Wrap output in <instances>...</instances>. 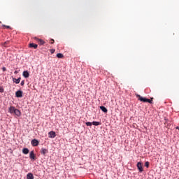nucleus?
<instances>
[{
	"label": "nucleus",
	"instance_id": "nucleus-1",
	"mask_svg": "<svg viewBox=\"0 0 179 179\" xmlns=\"http://www.w3.org/2000/svg\"><path fill=\"white\" fill-rule=\"evenodd\" d=\"M34 40L38 41V43L40 45H44V44H45V41H44L43 39H40L37 37H34Z\"/></svg>",
	"mask_w": 179,
	"mask_h": 179
},
{
	"label": "nucleus",
	"instance_id": "nucleus-2",
	"mask_svg": "<svg viewBox=\"0 0 179 179\" xmlns=\"http://www.w3.org/2000/svg\"><path fill=\"white\" fill-rule=\"evenodd\" d=\"M137 169L140 173H142L143 171V167L142 166V162H138L137 163Z\"/></svg>",
	"mask_w": 179,
	"mask_h": 179
},
{
	"label": "nucleus",
	"instance_id": "nucleus-3",
	"mask_svg": "<svg viewBox=\"0 0 179 179\" xmlns=\"http://www.w3.org/2000/svg\"><path fill=\"white\" fill-rule=\"evenodd\" d=\"M15 96L17 98H22L23 97V91L22 90H18L15 92Z\"/></svg>",
	"mask_w": 179,
	"mask_h": 179
},
{
	"label": "nucleus",
	"instance_id": "nucleus-4",
	"mask_svg": "<svg viewBox=\"0 0 179 179\" xmlns=\"http://www.w3.org/2000/svg\"><path fill=\"white\" fill-rule=\"evenodd\" d=\"M38 143H39V142L36 138L31 140V144L32 146H38Z\"/></svg>",
	"mask_w": 179,
	"mask_h": 179
},
{
	"label": "nucleus",
	"instance_id": "nucleus-5",
	"mask_svg": "<svg viewBox=\"0 0 179 179\" xmlns=\"http://www.w3.org/2000/svg\"><path fill=\"white\" fill-rule=\"evenodd\" d=\"M138 100H140V101H142L143 103H148L147 98L141 96V95H138Z\"/></svg>",
	"mask_w": 179,
	"mask_h": 179
},
{
	"label": "nucleus",
	"instance_id": "nucleus-6",
	"mask_svg": "<svg viewBox=\"0 0 179 179\" xmlns=\"http://www.w3.org/2000/svg\"><path fill=\"white\" fill-rule=\"evenodd\" d=\"M15 111H16V108H15L14 106H10V107L8 108V112H9L10 114H15Z\"/></svg>",
	"mask_w": 179,
	"mask_h": 179
},
{
	"label": "nucleus",
	"instance_id": "nucleus-7",
	"mask_svg": "<svg viewBox=\"0 0 179 179\" xmlns=\"http://www.w3.org/2000/svg\"><path fill=\"white\" fill-rule=\"evenodd\" d=\"M29 158L31 159V160L36 159V155H34V151H31L29 153Z\"/></svg>",
	"mask_w": 179,
	"mask_h": 179
},
{
	"label": "nucleus",
	"instance_id": "nucleus-8",
	"mask_svg": "<svg viewBox=\"0 0 179 179\" xmlns=\"http://www.w3.org/2000/svg\"><path fill=\"white\" fill-rule=\"evenodd\" d=\"M49 138H55L57 135L55 134V132L54 131H51L48 133Z\"/></svg>",
	"mask_w": 179,
	"mask_h": 179
},
{
	"label": "nucleus",
	"instance_id": "nucleus-9",
	"mask_svg": "<svg viewBox=\"0 0 179 179\" xmlns=\"http://www.w3.org/2000/svg\"><path fill=\"white\" fill-rule=\"evenodd\" d=\"M22 76H24V78H29V76H30V74L29 73L28 71H24L22 73Z\"/></svg>",
	"mask_w": 179,
	"mask_h": 179
},
{
	"label": "nucleus",
	"instance_id": "nucleus-10",
	"mask_svg": "<svg viewBox=\"0 0 179 179\" xmlns=\"http://www.w3.org/2000/svg\"><path fill=\"white\" fill-rule=\"evenodd\" d=\"M22 80V78H18L17 79L16 78H13V81L14 83H16V85H18V83H20V80Z\"/></svg>",
	"mask_w": 179,
	"mask_h": 179
},
{
	"label": "nucleus",
	"instance_id": "nucleus-11",
	"mask_svg": "<svg viewBox=\"0 0 179 179\" xmlns=\"http://www.w3.org/2000/svg\"><path fill=\"white\" fill-rule=\"evenodd\" d=\"M14 114L17 115V117H20V115H22V113L20 112V110H19V109H15Z\"/></svg>",
	"mask_w": 179,
	"mask_h": 179
},
{
	"label": "nucleus",
	"instance_id": "nucleus-12",
	"mask_svg": "<svg viewBox=\"0 0 179 179\" xmlns=\"http://www.w3.org/2000/svg\"><path fill=\"white\" fill-rule=\"evenodd\" d=\"M41 153L45 156L46 153H48V150L45 148H41Z\"/></svg>",
	"mask_w": 179,
	"mask_h": 179
},
{
	"label": "nucleus",
	"instance_id": "nucleus-13",
	"mask_svg": "<svg viewBox=\"0 0 179 179\" xmlns=\"http://www.w3.org/2000/svg\"><path fill=\"white\" fill-rule=\"evenodd\" d=\"M37 47H38V45L37 44H35V43H30L29 44V48H34L36 50V49H37Z\"/></svg>",
	"mask_w": 179,
	"mask_h": 179
},
{
	"label": "nucleus",
	"instance_id": "nucleus-14",
	"mask_svg": "<svg viewBox=\"0 0 179 179\" xmlns=\"http://www.w3.org/2000/svg\"><path fill=\"white\" fill-rule=\"evenodd\" d=\"M27 179H34V176H33V173H28L27 175Z\"/></svg>",
	"mask_w": 179,
	"mask_h": 179
},
{
	"label": "nucleus",
	"instance_id": "nucleus-15",
	"mask_svg": "<svg viewBox=\"0 0 179 179\" xmlns=\"http://www.w3.org/2000/svg\"><path fill=\"white\" fill-rule=\"evenodd\" d=\"M100 110H101L103 113H107L108 111V110H107V108H106L105 106H100Z\"/></svg>",
	"mask_w": 179,
	"mask_h": 179
},
{
	"label": "nucleus",
	"instance_id": "nucleus-16",
	"mask_svg": "<svg viewBox=\"0 0 179 179\" xmlns=\"http://www.w3.org/2000/svg\"><path fill=\"white\" fill-rule=\"evenodd\" d=\"M92 125H94L95 127H99V125H101V122H92Z\"/></svg>",
	"mask_w": 179,
	"mask_h": 179
},
{
	"label": "nucleus",
	"instance_id": "nucleus-17",
	"mask_svg": "<svg viewBox=\"0 0 179 179\" xmlns=\"http://www.w3.org/2000/svg\"><path fill=\"white\" fill-rule=\"evenodd\" d=\"M22 153H24V155L29 154V150L27 148H23L22 149Z\"/></svg>",
	"mask_w": 179,
	"mask_h": 179
},
{
	"label": "nucleus",
	"instance_id": "nucleus-18",
	"mask_svg": "<svg viewBox=\"0 0 179 179\" xmlns=\"http://www.w3.org/2000/svg\"><path fill=\"white\" fill-rule=\"evenodd\" d=\"M57 58H64V55H62V53H57Z\"/></svg>",
	"mask_w": 179,
	"mask_h": 179
},
{
	"label": "nucleus",
	"instance_id": "nucleus-19",
	"mask_svg": "<svg viewBox=\"0 0 179 179\" xmlns=\"http://www.w3.org/2000/svg\"><path fill=\"white\" fill-rule=\"evenodd\" d=\"M147 103H150V104H153V98H151V99H148Z\"/></svg>",
	"mask_w": 179,
	"mask_h": 179
},
{
	"label": "nucleus",
	"instance_id": "nucleus-20",
	"mask_svg": "<svg viewBox=\"0 0 179 179\" xmlns=\"http://www.w3.org/2000/svg\"><path fill=\"white\" fill-rule=\"evenodd\" d=\"M8 44H9L8 41H7L3 43V47H8Z\"/></svg>",
	"mask_w": 179,
	"mask_h": 179
},
{
	"label": "nucleus",
	"instance_id": "nucleus-21",
	"mask_svg": "<svg viewBox=\"0 0 179 179\" xmlns=\"http://www.w3.org/2000/svg\"><path fill=\"white\" fill-rule=\"evenodd\" d=\"M87 127H92V125H93V123L90 122H87L85 123Z\"/></svg>",
	"mask_w": 179,
	"mask_h": 179
},
{
	"label": "nucleus",
	"instance_id": "nucleus-22",
	"mask_svg": "<svg viewBox=\"0 0 179 179\" xmlns=\"http://www.w3.org/2000/svg\"><path fill=\"white\" fill-rule=\"evenodd\" d=\"M2 27H6V29H12V27H10V26H8V25L3 24Z\"/></svg>",
	"mask_w": 179,
	"mask_h": 179
},
{
	"label": "nucleus",
	"instance_id": "nucleus-23",
	"mask_svg": "<svg viewBox=\"0 0 179 179\" xmlns=\"http://www.w3.org/2000/svg\"><path fill=\"white\" fill-rule=\"evenodd\" d=\"M149 162H146L145 163V167H147V169H149Z\"/></svg>",
	"mask_w": 179,
	"mask_h": 179
},
{
	"label": "nucleus",
	"instance_id": "nucleus-24",
	"mask_svg": "<svg viewBox=\"0 0 179 179\" xmlns=\"http://www.w3.org/2000/svg\"><path fill=\"white\" fill-rule=\"evenodd\" d=\"M0 93H3V87L0 86Z\"/></svg>",
	"mask_w": 179,
	"mask_h": 179
},
{
	"label": "nucleus",
	"instance_id": "nucleus-25",
	"mask_svg": "<svg viewBox=\"0 0 179 179\" xmlns=\"http://www.w3.org/2000/svg\"><path fill=\"white\" fill-rule=\"evenodd\" d=\"M21 86H24V80L21 81Z\"/></svg>",
	"mask_w": 179,
	"mask_h": 179
},
{
	"label": "nucleus",
	"instance_id": "nucleus-26",
	"mask_svg": "<svg viewBox=\"0 0 179 179\" xmlns=\"http://www.w3.org/2000/svg\"><path fill=\"white\" fill-rule=\"evenodd\" d=\"M2 71L3 72H6V67H3Z\"/></svg>",
	"mask_w": 179,
	"mask_h": 179
},
{
	"label": "nucleus",
	"instance_id": "nucleus-27",
	"mask_svg": "<svg viewBox=\"0 0 179 179\" xmlns=\"http://www.w3.org/2000/svg\"><path fill=\"white\" fill-rule=\"evenodd\" d=\"M54 52H55V50H51V54H54Z\"/></svg>",
	"mask_w": 179,
	"mask_h": 179
},
{
	"label": "nucleus",
	"instance_id": "nucleus-28",
	"mask_svg": "<svg viewBox=\"0 0 179 179\" xmlns=\"http://www.w3.org/2000/svg\"><path fill=\"white\" fill-rule=\"evenodd\" d=\"M51 43H52V44H54V43H55V41H54V39H51Z\"/></svg>",
	"mask_w": 179,
	"mask_h": 179
},
{
	"label": "nucleus",
	"instance_id": "nucleus-29",
	"mask_svg": "<svg viewBox=\"0 0 179 179\" xmlns=\"http://www.w3.org/2000/svg\"><path fill=\"white\" fill-rule=\"evenodd\" d=\"M14 73H15V75H17V73H19V71H15L14 72Z\"/></svg>",
	"mask_w": 179,
	"mask_h": 179
},
{
	"label": "nucleus",
	"instance_id": "nucleus-30",
	"mask_svg": "<svg viewBox=\"0 0 179 179\" xmlns=\"http://www.w3.org/2000/svg\"><path fill=\"white\" fill-rule=\"evenodd\" d=\"M2 23L1 22H0V24Z\"/></svg>",
	"mask_w": 179,
	"mask_h": 179
},
{
	"label": "nucleus",
	"instance_id": "nucleus-31",
	"mask_svg": "<svg viewBox=\"0 0 179 179\" xmlns=\"http://www.w3.org/2000/svg\"><path fill=\"white\" fill-rule=\"evenodd\" d=\"M178 179H179V178H178Z\"/></svg>",
	"mask_w": 179,
	"mask_h": 179
}]
</instances>
